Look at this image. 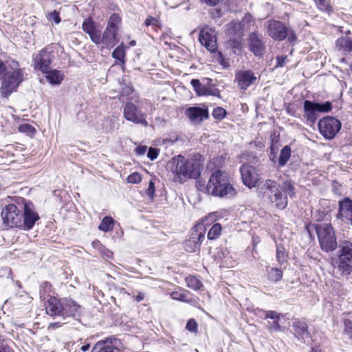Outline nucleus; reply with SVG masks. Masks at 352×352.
Listing matches in <instances>:
<instances>
[{"instance_id": "1", "label": "nucleus", "mask_w": 352, "mask_h": 352, "mask_svg": "<svg viewBox=\"0 0 352 352\" xmlns=\"http://www.w3.org/2000/svg\"><path fill=\"white\" fill-rule=\"evenodd\" d=\"M168 168L175 175V180L184 183L189 179H195L200 175V164L194 158H186L181 155L175 156L168 163Z\"/></svg>"}, {"instance_id": "2", "label": "nucleus", "mask_w": 352, "mask_h": 352, "mask_svg": "<svg viewBox=\"0 0 352 352\" xmlns=\"http://www.w3.org/2000/svg\"><path fill=\"white\" fill-rule=\"evenodd\" d=\"M197 189L204 193L223 197L227 195H234L236 192L230 183L227 173L217 170L210 176L206 185L197 182Z\"/></svg>"}, {"instance_id": "3", "label": "nucleus", "mask_w": 352, "mask_h": 352, "mask_svg": "<svg viewBox=\"0 0 352 352\" xmlns=\"http://www.w3.org/2000/svg\"><path fill=\"white\" fill-rule=\"evenodd\" d=\"M24 80L21 69L8 70L5 63L0 60V92L3 97L8 98Z\"/></svg>"}, {"instance_id": "4", "label": "nucleus", "mask_w": 352, "mask_h": 352, "mask_svg": "<svg viewBox=\"0 0 352 352\" xmlns=\"http://www.w3.org/2000/svg\"><path fill=\"white\" fill-rule=\"evenodd\" d=\"M279 187L280 185L276 181L267 179L262 186V190L264 197H267L277 208L283 210L287 206V197L282 194Z\"/></svg>"}, {"instance_id": "5", "label": "nucleus", "mask_w": 352, "mask_h": 352, "mask_svg": "<svg viewBox=\"0 0 352 352\" xmlns=\"http://www.w3.org/2000/svg\"><path fill=\"white\" fill-rule=\"evenodd\" d=\"M318 241L322 250L331 252L337 248L333 228L330 223H321L316 226Z\"/></svg>"}, {"instance_id": "6", "label": "nucleus", "mask_w": 352, "mask_h": 352, "mask_svg": "<svg viewBox=\"0 0 352 352\" xmlns=\"http://www.w3.org/2000/svg\"><path fill=\"white\" fill-rule=\"evenodd\" d=\"M338 268L345 276L352 272V243L350 241H344L339 245Z\"/></svg>"}, {"instance_id": "7", "label": "nucleus", "mask_w": 352, "mask_h": 352, "mask_svg": "<svg viewBox=\"0 0 352 352\" xmlns=\"http://www.w3.org/2000/svg\"><path fill=\"white\" fill-rule=\"evenodd\" d=\"M23 205L19 206L15 204L7 205L1 212L3 223L11 228H19L21 226Z\"/></svg>"}, {"instance_id": "8", "label": "nucleus", "mask_w": 352, "mask_h": 352, "mask_svg": "<svg viewBox=\"0 0 352 352\" xmlns=\"http://www.w3.org/2000/svg\"><path fill=\"white\" fill-rule=\"evenodd\" d=\"M341 122L334 117H325L318 122V129L323 137L328 140L334 138L341 129Z\"/></svg>"}, {"instance_id": "9", "label": "nucleus", "mask_w": 352, "mask_h": 352, "mask_svg": "<svg viewBox=\"0 0 352 352\" xmlns=\"http://www.w3.org/2000/svg\"><path fill=\"white\" fill-rule=\"evenodd\" d=\"M123 116L124 118L135 124H141L147 126L145 115L142 109L132 102H127L123 107Z\"/></svg>"}, {"instance_id": "10", "label": "nucleus", "mask_w": 352, "mask_h": 352, "mask_svg": "<svg viewBox=\"0 0 352 352\" xmlns=\"http://www.w3.org/2000/svg\"><path fill=\"white\" fill-rule=\"evenodd\" d=\"M23 211L20 228L29 230L33 228L40 217L35 210L34 204L30 201L23 204Z\"/></svg>"}, {"instance_id": "11", "label": "nucleus", "mask_w": 352, "mask_h": 352, "mask_svg": "<svg viewBox=\"0 0 352 352\" xmlns=\"http://www.w3.org/2000/svg\"><path fill=\"white\" fill-rule=\"evenodd\" d=\"M54 58V52L49 47L42 50L34 58V69L45 73L50 69Z\"/></svg>"}, {"instance_id": "12", "label": "nucleus", "mask_w": 352, "mask_h": 352, "mask_svg": "<svg viewBox=\"0 0 352 352\" xmlns=\"http://www.w3.org/2000/svg\"><path fill=\"white\" fill-rule=\"evenodd\" d=\"M254 25L253 17L250 14H246L241 21L230 23L228 33L236 38H240L243 36V32L250 30Z\"/></svg>"}, {"instance_id": "13", "label": "nucleus", "mask_w": 352, "mask_h": 352, "mask_svg": "<svg viewBox=\"0 0 352 352\" xmlns=\"http://www.w3.org/2000/svg\"><path fill=\"white\" fill-rule=\"evenodd\" d=\"M247 41L248 50L252 52L255 56H263L265 52V45L263 41L261 34L253 32L249 34Z\"/></svg>"}, {"instance_id": "14", "label": "nucleus", "mask_w": 352, "mask_h": 352, "mask_svg": "<svg viewBox=\"0 0 352 352\" xmlns=\"http://www.w3.org/2000/svg\"><path fill=\"white\" fill-rule=\"evenodd\" d=\"M199 40L202 45L211 52H214L217 48V38L214 30L208 26L203 28L199 35Z\"/></svg>"}, {"instance_id": "15", "label": "nucleus", "mask_w": 352, "mask_h": 352, "mask_svg": "<svg viewBox=\"0 0 352 352\" xmlns=\"http://www.w3.org/2000/svg\"><path fill=\"white\" fill-rule=\"evenodd\" d=\"M267 33L275 41H283L287 35V28L279 21H267Z\"/></svg>"}, {"instance_id": "16", "label": "nucleus", "mask_w": 352, "mask_h": 352, "mask_svg": "<svg viewBox=\"0 0 352 352\" xmlns=\"http://www.w3.org/2000/svg\"><path fill=\"white\" fill-rule=\"evenodd\" d=\"M256 77L251 70H241L235 74V80L241 89L245 90L255 83Z\"/></svg>"}, {"instance_id": "17", "label": "nucleus", "mask_w": 352, "mask_h": 352, "mask_svg": "<svg viewBox=\"0 0 352 352\" xmlns=\"http://www.w3.org/2000/svg\"><path fill=\"white\" fill-rule=\"evenodd\" d=\"M186 116L195 124H199L205 119L209 118V113L207 108L199 107H191L188 108L185 112Z\"/></svg>"}, {"instance_id": "18", "label": "nucleus", "mask_w": 352, "mask_h": 352, "mask_svg": "<svg viewBox=\"0 0 352 352\" xmlns=\"http://www.w3.org/2000/svg\"><path fill=\"white\" fill-rule=\"evenodd\" d=\"M240 171L243 184L250 188L254 187L258 180L255 168L250 165L243 164L241 166Z\"/></svg>"}, {"instance_id": "19", "label": "nucleus", "mask_w": 352, "mask_h": 352, "mask_svg": "<svg viewBox=\"0 0 352 352\" xmlns=\"http://www.w3.org/2000/svg\"><path fill=\"white\" fill-rule=\"evenodd\" d=\"M121 345L122 343L119 339L115 337H110L104 340L98 341L92 349V352H94L98 349L103 352H113L115 350H118Z\"/></svg>"}, {"instance_id": "20", "label": "nucleus", "mask_w": 352, "mask_h": 352, "mask_svg": "<svg viewBox=\"0 0 352 352\" xmlns=\"http://www.w3.org/2000/svg\"><path fill=\"white\" fill-rule=\"evenodd\" d=\"M337 218L346 219L352 225V200L349 198H344L339 201V210Z\"/></svg>"}, {"instance_id": "21", "label": "nucleus", "mask_w": 352, "mask_h": 352, "mask_svg": "<svg viewBox=\"0 0 352 352\" xmlns=\"http://www.w3.org/2000/svg\"><path fill=\"white\" fill-rule=\"evenodd\" d=\"M80 307L72 299L63 300V309H61V317L65 319L67 317H75L78 314Z\"/></svg>"}, {"instance_id": "22", "label": "nucleus", "mask_w": 352, "mask_h": 352, "mask_svg": "<svg viewBox=\"0 0 352 352\" xmlns=\"http://www.w3.org/2000/svg\"><path fill=\"white\" fill-rule=\"evenodd\" d=\"M63 309V300L55 297H51L45 307L46 313L51 316L61 317V309Z\"/></svg>"}, {"instance_id": "23", "label": "nucleus", "mask_w": 352, "mask_h": 352, "mask_svg": "<svg viewBox=\"0 0 352 352\" xmlns=\"http://www.w3.org/2000/svg\"><path fill=\"white\" fill-rule=\"evenodd\" d=\"M304 118L313 124L316 122L318 117V107L317 102H314L310 100H305L304 102Z\"/></svg>"}, {"instance_id": "24", "label": "nucleus", "mask_w": 352, "mask_h": 352, "mask_svg": "<svg viewBox=\"0 0 352 352\" xmlns=\"http://www.w3.org/2000/svg\"><path fill=\"white\" fill-rule=\"evenodd\" d=\"M206 232V227L204 220H203L192 228L189 238L201 245L202 241L205 239Z\"/></svg>"}, {"instance_id": "25", "label": "nucleus", "mask_w": 352, "mask_h": 352, "mask_svg": "<svg viewBox=\"0 0 352 352\" xmlns=\"http://www.w3.org/2000/svg\"><path fill=\"white\" fill-rule=\"evenodd\" d=\"M190 84L198 96H219V94L217 89H212L202 85L198 79H192Z\"/></svg>"}, {"instance_id": "26", "label": "nucleus", "mask_w": 352, "mask_h": 352, "mask_svg": "<svg viewBox=\"0 0 352 352\" xmlns=\"http://www.w3.org/2000/svg\"><path fill=\"white\" fill-rule=\"evenodd\" d=\"M292 327L294 329V334L298 339L305 340L309 337V333L307 331V324L304 321H295Z\"/></svg>"}, {"instance_id": "27", "label": "nucleus", "mask_w": 352, "mask_h": 352, "mask_svg": "<svg viewBox=\"0 0 352 352\" xmlns=\"http://www.w3.org/2000/svg\"><path fill=\"white\" fill-rule=\"evenodd\" d=\"M116 35L117 29L107 27L102 35V43L107 47H113L118 41Z\"/></svg>"}, {"instance_id": "28", "label": "nucleus", "mask_w": 352, "mask_h": 352, "mask_svg": "<svg viewBox=\"0 0 352 352\" xmlns=\"http://www.w3.org/2000/svg\"><path fill=\"white\" fill-rule=\"evenodd\" d=\"M170 296L173 299L182 302L192 304L197 302V300L191 297L190 292L188 291H175L170 294Z\"/></svg>"}, {"instance_id": "29", "label": "nucleus", "mask_w": 352, "mask_h": 352, "mask_svg": "<svg viewBox=\"0 0 352 352\" xmlns=\"http://www.w3.org/2000/svg\"><path fill=\"white\" fill-rule=\"evenodd\" d=\"M46 78L50 84L60 85L63 80L64 74L62 72L54 69L50 71L49 69L45 72Z\"/></svg>"}, {"instance_id": "30", "label": "nucleus", "mask_w": 352, "mask_h": 352, "mask_svg": "<svg viewBox=\"0 0 352 352\" xmlns=\"http://www.w3.org/2000/svg\"><path fill=\"white\" fill-rule=\"evenodd\" d=\"M336 45L339 50L352 51V36L338 38L336 41Z\"/></svg>"}, {"instance_id": "31", "label": "nucleus", "mask_w": 352, "mask_h": 352, "mask_svg": "<svg viewBox=\"0 0 352 352\" xmlns=\"http://www.w3.org/2000/svg\"><path fill=\"white\" fill-rule=\"evenodd\" d=\"M291 148L289 146H284L280 153L278 157V165L279 166H284L288 162L291 156Z\"/></svg>"}, {"instance_id": "32", "label": "nucleus", "mask_w": 352, "mask_h": 352, "mask_svg": "<svg viewBox=\"0 0 352 352\" xmlns=\"http://www.w3.org/2000/svg\"><path fill=\"white\" fill-rule=\"evenodd\" d=\"M283 278V272L277 267H272L267 271V278L269 280L277 283Z\"/></svg>"}, {"instance_id": "33", "label": "nucleus", "mask_w": 352, "mask_h": 352, "mask_svg": "<svg viewBox=\"0 0 352 352\" xmlns=\"http://www.w3.org/2000/svg\"><path fill=\"white\" fill-rule=\"evenodd\" d=\"M221 225L220 223L214 224L212 228L210 229L208 233V239L209 240H214L219 237L221 234Z\"/></svg>"}, {"instance_id": "34", "label": "nucleus", "mask_w": 352, "mask_h": 352, "mask_svg": "<svg viewBox=\"0 0 352 352\" xmlns=\"http://www.w3.org/2000/svg\"><path fill=\"white\" fill-rule=\"evenodd\" d=\"M186 282L188 287L194 290H199L203 287L201 282L195 276H190L187 277L186 278Z\"/></svg>"}, {"instance_id": "35", "label": "nucleus", "mask_w": 352, "mask_h": 352, "mask_svg": "<svg viewBox=\"0 0 352 352\" xmlns=\"http://www.w3.org/2000/svg\"><path fill=\"white\" fill-rule=\"evenodd\" d=\"M113 219L110 217H104L98 226L100 230L108 232L113 228Z\"/></svg>"}, {"instance_id": "36", "label": "nucleus", "mask_w": 352, "mask_h": 352, "mask_svg": "<svg viewBox=\"0 0 352 352\" xmlns=\"http://www.w3.org/2000/svg\"><path fill=\"white\" fill-rule=\"evenodd\" d=\"M282 189L283 192L286 194V197L287 195L289 196L290 197H293L295 196V188L292 181L287 180L284 182V183L283 184Z\"/></svg>"}, {"instance_id": "37", "label": "nucleus", "mask_w": 352, "mask_h": 352, "mask_svg": "<svg viewBox=\"0 0 352 352\" xmlns=\"http://www.w3.org/2000/svg\"><path fill=\"white\" fill-rule=\"evenodd\" d=\"M276 257L277 261L280 264H283L287 261V254L285 251V248L282 245H277Z\"/></svg>"}, {"instance_id": "38", "label": "nucleus", "mask_w": 352, "mask_h": 352, "mask_svg": "<svg viewBox=\"0 0 352 352\" xmlns=\"http://www.w3.org/2000/svg\"><path fill=\"white\" fill-rule=\"evenodd\" d=\"M200 246L197 242L190 239V238L184 243V248L187 252H195L199 250Z\"/></svg>"}, {"instance_id": "39", "label": "nucleus", "mask_w": 352, "mask_h": 352, "mask_svg": "<svg viewBox=\"0 0 352 352\" xmlns=\"http://www.w3.org/2000/svg\"><path fill=\"white\" fill-rule=\"evenodd\" d=\"M82 30L84 32L89 34L96 30L94 23L91 19H87L82 23Z\"/></svg>"}, {"instance_id": "40", "label": "nucleus", "mask_w": 352, "mask_h": 352, "mask_svg": "<svg viewBox=\"0 0 352 352\" xmlns=\"http://www.w3.org/2000/svg\"><path fill=\"white\" fill-rule=\"evenodd\" d=\"M226 115V111L225 109L221 107H216L213 109L212 116L214 119L223 120Z\"/></svg>"}, {"instance_id": "41", "label": "nucleus", "mask_w": 352, "mask_h": 352, "mask_svg": "<svg viewBox=\"0 0 352 352\" xmlns=\"http://www.w3.org/2000/svg\"><path fill=\"white\" fill-rule=\"evenodd\" d=\"M19 131L21 133H26L28 135H34L36 131L34 127L29 124H23L19 126Z\"/></svg>"}, {"instance_id": "42", "label": "nucleus", "mask_w": 352, "mask_h": 352, "mask_svg": "<svg viewBox=\"0 0 352 352\" xmlns=\"http://www.w3.org/2000/svg\"><path fill=\"white\" fill-rule=\"evenodd\" d=\"M124 49L122 46L117 47L112 53V56L122 62H124L123 59L124 57Z\"/></svg>"}, {"instance_id": "43", "label": "nucleus", "mask_w": 352, "mask_h": 352, "mask_svg": "<svg viewBox=\"0 0 352 352\" xmlns=\"http://www.w3.org/2000/svg\"><path fill=\"white\" fill-rule=\"evenodd\" d=\"M89 35L91 40L96 44L98 45L102 43V37H101L100 32L96 29Z\"/></svg>"}, {"instance_id": "44", "label": "nucleus", "mask_w": 352, "mask_h": 352, "mask_svg": "<svg viewBox=\"0 0 352 352\" xmlns=\"http://www.w3.org/2000/svg\"><path fill=\"white\" fill-rule=\"evenodd\" d=\"M344 333L348 336L351 340H352V321L349 319H345L344 320Z\"/></svg>"}, {"instance_id": "45", "label": "nucleus", "mask_w": 352, "mask_h": 352, "mask_svg": "<svg viewBox=\"0 0 352 352\" xmlns=\"http://www.w3.org/2000/svg\"><path fill=\"white\" fill-rule=\"evenodd\" d=\"M141 175L137 172L132 173L127 177V182L131 184H138L141 182Z\"/></svg>"}, {"instance_id": "46", "label": "nucleus", "mask_w": 352, "mask_h": 352, "mask_svg": "<svg viewBox=\"0 0 352 352\" xmlns=\"http://www.w3.org/2000/svg\"><path fill=\"white\" fill-rule=\"evenodd\" d=\"M317 107L318 112H328L332 109V105L330 102L327 101L323 104L317 103Z\"/></svg>"}, {"instance_id": "47", "label": "nucleus", "mask_w": 352, "mask_h": 352, "mask_svg": "<svg viewBox=\"0 0 352 352\" xmlns=\"http://www.w3.org/2000/svg\"><path fill=\"white\" fill-rule=\"evenodd\" d=\"M120 21V17L118 14H113L109 18L107 28H113V29H117L116 24Z\"/></svg>"}, {"instance_id": "48", "label": "nucleus", "mask_w": 352, "mask_h": 352, "mask_svg": "<svg viewBox=\"0 0 352 352\" xmlns=\"http://www.w3.org/2000/svg\"><path fill=\"white\" fill-rule=\"evenodd\" d=\"M197 323L194 319H190L186 326V328L191 332L197 331Z\"/></svg>"}, {"instance_id": "49", "label": "nucleus", "mask_w": 352, "mask_h": 352, "mask_svg": "<svg viewBox=\"0 0 352 352\" xmlns=\"http://www.w3.org/2000/svg\"><path fill=\"white\" fill-rule=\"evenodd\" d=\"M47 19L49 21H54L56 24H58L60 21V18L59 16V12L56 10H54L52 12H50L47 15Z\"/></svg>"}, {"instance_id": "50", "label": "nucleus", "mask_w": 352, "mask_h": 352, "mask_svg": "<svg viewBox=\"0 0 352 352\" xmlns=\"http://www.w3.org/2000/svg\"><path fill=\"white\" fill-rule=\"evenodd\" d=\"M159 155V150L157 149V148H152V147H150L148 148V153H147V157L151 160H155L157 156Z\"/></svg>"}, {"instance_id": "51", "label": "nucleus", "mask_w": 352, "mask_h": 352, "mask_svg": "<svg viewBox=\"0 0 352 352\" xmlns=\"http://www.w3.org/2000/svg\"><path fill=\"white\" fill-rule=\"evenodd\" d=\"M133 92V88L130 85H125L122 87L121 90V96H129L132 94Z\"/></svg>"}, {"instance_id": "52", "label": "nucleus", "mask_w": 352, "mask_h": 352, "mask_svg": "<svg viewBox=\"0 0 352 352\" xmlns=\"http://www.w3.org/2000/svg\"><path fill=\"white\" fill-rule=\"evenodd\" d=\"M155 184L153 182L150 181L148 187L146 190V193L148 197L153 198L155 194Z\"/></svg>"}, {"instance_id": "53", "label": "nucleus", "mask_w": 352, "mask_h": 352, "mask_svg": "<svg viewBox=\"0 0 352 352\" xmlns=\"http://www.w3.org/2000/svg\"><path fill=\"white\" fill-rule=\"evenodd\" d=\"M280 314H278L276 311H267L265 313V317L268 318H271L272 320H279Z\"/></svg>"}, {"instance_id": "54", "label": "nucleus", "mask_w": 352, "mask_h": 352, "mask_svg": "<svg viewBox=\"0 0 352 352\" xmlns=\"http://www.w3.org/2000/svg\"><path fill=\"white\" fill-rule=\"evenodd\" d=\"M318 7L322 10H327L329 8V5L325 0H317L316 2Z\"/></svg>"}, {"instance_id": "55", "label": "nucleus", "mask_w": 352, "mask_h": 352, "mask_svg": "<svg viewBox=\"0 0 352 352\" xmlns=\"http://www.w3.org/2000/svg\"><path fill=\"white\" fill-rule=\"evenodd\" d=\"M200 1L208 6H216L220 3L221 0H200Z\"/></svg>"}, {"instance_id": "56", "label": "nucleus", "mask_w": 352, "mask_h": 352, "mask_svg": "<svg viewBox=\"0 0 352 352\" xmlns=\"http://www.w3.org/2000/svg\"><path fill=\"white\" fill-rule=\"evenodd\" d=\"M287 37L288 38V40L292 42L295 41L296 40V36L294 31L293 30H291L289 28H287Z\"/></svg>"}, {"instance_id": "57", "label": "nucleus", "mask_w": 352, "mask_h": 352, "mask_svg": "<svg viewBox=\"0 0 352 352\" xmlns=\"http://www.w3.org/2000/svg\"><path fill=\"white\" fill-rule=\"evenodd\" d=\"M157 22V21L155 18H153V17H148V18H147L145 20L144 24L146 26H148V25H155Z\"/></svg>"}, {"instance_id": "58", "label": "nucleus", "mask_w": 352, "mask_h": 352, "mask_svg": "<svg viewBox=\"0 0 352 352\" xmlns=\"http://www.w3.org/2000/svg\"><path fill=\"white\" fill-rule=\"evenodd\" d=\"M147 147L146 146H139L136 148V153L139 155H142L146 152Z\"/></svg>"}, {"instance_id": "59", "label": "nucleus", "mask_w": 352, "mask_h": 352, "mask_svg": "<svg viewBox=\"0 0 352 352\" xmlns=\"http://www.w3.org/2000/svg\"><path fill=\"white\" fill-rule=\"evenodd\" d=\"M276 60L277 65L279 67H283L285 65L286 57L283 56H278L276 57Z\"/></svg>"}, {"instance_id": "60", "label": "nucleus", "mask_w": 352, "mask_h": 352, "mask_svg": "<svg viewBox=\"0 0 352 352\" xmlns=\"http://www.w3.org/2000/svg\"><path fill=\"white\" fill-rule=\"evenodd\" d=\"M0 352H14V351L8 345L2 344L0 345Z\"/></svg>"}, {"instance_id": "61", "label": "nucleus", "mask_w": 352, "mask_h": 352, "mask_svg": "<svg viewBox=\"0 0 352 352\" xmlns=\"http://www.w3.org/2000/svg\"><path fill=\"white\" fill-rule=\"evenodd\" d=\"M271 328L274 329L276 331H282V328L280 325L278 324V320H276L272 324Z\"/></svg>"}, {"instance_id": "62", "label": "nucleus", "mask_w": 352, "mask_h": 352, "mask_svg": "<svg viewBox=\"0 0 352 352\" xmlns=\"http://www.w3.org/2000/svg\"><path fill=\"white\" fill-rule=\"evenodd\" d=\"M144 298V295L142 293H140L139 294H138L135 297V300L137 302H140L142 301Z\"/></svg>"}, {"instance_id": "63", "label": "nucleus", "mask_w": 352, "mask_h": 352, "mask_svg": "<svg viewBox=\"0 0 352 352\" xmlns=\"http://www.w3.org/2000/svg\"><path fill=\"white\" fill-rule=\"evenodd\" d=\"M90 348V345L89 344H85V345H83L81 346L80 349L83 351V352H85L87 351H88Z\"/></svg>"}, {"instance_id": "64", "label": "nucleus", "mask_w": 352, "mask_h": 352, "mask_svg": "<svg viewBox=\"0 0 352 352\" xmlns=\"http://www.w3.org/2000/svg\"><path fill=\"white\" fill-rule=\"evenodd\" d=\"M43 287H50V285L48 282H45L43 284Z\"/></svg>"}]
</instances>
